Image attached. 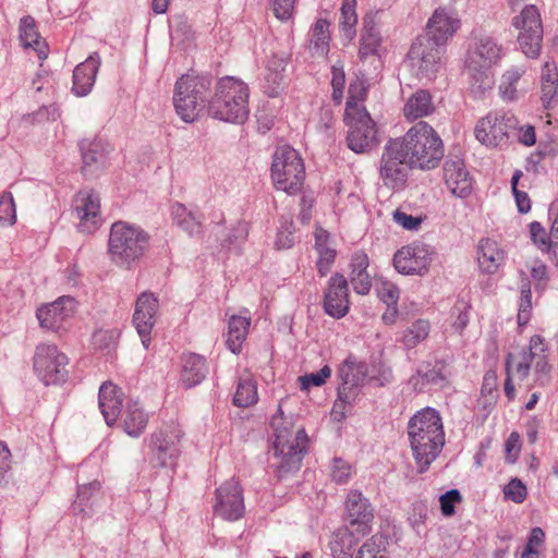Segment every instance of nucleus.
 Instances as JSON below:
<instances>
[{
	"instance_id": "0eeeda50",
	"label": "nucleus",
	"mask_w": 558,
	"mask_h": 558,
	"mask_svg": "<svg viewBox=\"0 0 558 558\" xmlns=\"http://www.w3.org/2000/svg\"><path fill=\"white\" fill-rule=\"evenodd\" d=\"M248 87L244 82L226 76L217 83L209 111L221 121L243 123L248 117Z\"/></svg>"
},
{
	"instance_id": "a211bd4d",
	"label": "nucleus",
	"mask_w": 558,
	"mask_h": 558,
	"mask_svg": "<svg viewBox=\"0 0 558 558\" xmlns=\"http://www.w3.org/2000/svg\"><path fill=\"white\" fill-rule=\"evenodd\" d=\"M158 306L157 298L150 292H143L135 303L133 324L145 349L148 348L150 342L149 335L156 323Z\"/></svg>"
},
{
	"instance_id": "680f3d73",
	"label": "nucleus",
	"mask_w": 558,
	"mask_h": 558,
	"mask_svg": "<svg viewBox=\"0 0 558 558\" xmlns=\"http://www.w3.org/2000/svg\"><path fill=\"white\" fill-rule=\"evenodd\" d=\"M506 449V461L508 463H514L521 450L520 435L517 432H512L505 445Z\"/></svg>"
},
{
	"instance_id": "f257e3e1",
	"label": "nucleus",
	"mask_w": 558,
	"mask_h": 558,
	"mask_svg": "<svg viewBox=\"0 0 558 558\" xmlns=\"http://www.w3.org/2000/svg\"><path fill=\"white\" fill-rule=\"evenodd\" d=\"M408 435L417 469L425 472L445 445V432L439 413L432 408L416 412L408 423Z\"/></svg>"
},
{
	"instance_id": "9b49d317",
	"label": "nucleus",
	"mask_w": 558,
	"mask_h": 558,
	"mask_svg": "<svg viewBox=\"0 0 558 558\" xmlns=\"http://www.w3.org/2000/svg\"><path fill=\"white\" fill-rule=\"evenodd\" d=\"M410 166L402 146L396 140H390L383 151L379 163V177L385 186L401 190L407 182Z\"/></svg>"
},
{
	"instance_id": "f3484780",
	"label": "nucleus",
	"mask_w": 558,
	"mask_h": 558,
	"mask_svg": "<svg viewBox=\"0 0 558 558\" xmlns=\"http://www.w3.org/2000/svg\"><path fill=\"white\" fill-rule=\"evenodd\" d=\"M73 209L78 219L77 230L90 234L101 225L100 199L94 192H78L73 201Z\"/></svg>"
},
{
	"instance_id": "338daca9",
	"label": "nucleus",
	"mask_w": 558,
	"mask_h": 558,
	"mask_svg": "<svg viewBox=\"0 0 558 558\" xmlns=\"http://www.w3.org/2000/svg\"><path fill=\"white\" fill-rule=\"evenodd\" d=\"M350 280L353 286L354 291L357 294L365 295L371 291L372 288V279L368 272H364L361 275H350Z\"/></svg>"
},
{
	"instance_id": "3c124183",
	"label": "nucleus",
	"mask_w": 558,
	"mask_h": 558,
	"mask_svg": "<svg viewBox=\"0 0 558 558\" xmlns=\"http://www.w3.org/2000/svg\"><path fill=\"white\" fill-rule=\"evenodd\" d=\"M16 220L15 206L11 193L0 196V226H12Z\"/></svg>"
},
{
	"instance_id": "393cba45",
	"label": "nucleus",
	"mask_w": 558,
	"mask_h": 558,
	"mask_svg": "<svg viewBox=\"0 0 558 558\" xmlns=\"http://www.w3.org/2000/svg\"><path fill=\"white\" fill-rule=\"evenodd\" d=\"M339 377L341 380L339 387V397L349 398L350 392L362 385L367 377L368 368L364 362L357 360L354 355H349L339 366Z\"/></svg>"
},
{
	"instance_id": "5fc2aeb1",
	"label": "nucleus",
	"mask_w": 558,
	"mask_h": 558,
	"mask_svg": "<svg viewBox=\"0 0 558 558\" xmlns=\"http://www.w3.org/2000/svg\"><path fill=\"white\" fill-rule=\"evenodd\" d=\"M331 375V368L325 365L317 373L305 374L299 377L302 390H307L311 386L319 387L325 384L326 379Z\"/></svg>"
},
{
	"instance_id": "79ce46f5",
	"label": "nucleus",
	"mask_w": 558,
	"mask_h": 558,
	"mask_svg": "<svg viewBox=\"0 0 558 558\" xmlns=\"http://www.w3.org/2000/svg\"><path fill=\"white\" fill-rule=\"evenodd\" d=\"M523 68H513L508 70L501 77L499 92L504 100L513 101L518 99L517 83L524 74Z\"/></svg>"
},
{
	"instance_id": "473e14b6",
	"label": "nucleus",
	"mask_w": 558,
	"mask_h": 558,
	"mask_svg": "<svg viewBox=\"0 0 558 558\" xmlns=\"http://www.w3.org/2000/svg\"><path fill=\"white\" fill-rule=\"evenodd\" d=\"M545 352L544 339L534 335L530 339V345L527 350H522L518 355V361L513 359L515 375L520 380H524L530 373L531 364L539 353Z\"/></svg>"
},
{
	"instance_id": "1a4fd4ad",
	"label": "nucleus",
	"mask_w": 558,
	"mask_h": 558,
	"mask_svg": "<svg viewBox=\"0 0 558 558\" xmlns=\"http://www.w3.org/2000/svg\"><path fill=\"white\" fill-rule=\"evenodd\" d=\"M271 178L275 186L288 194L301 191L305 178V168L299 153L290 146L278 147L271 165Z\"/></svg>"
},
{
	"instance_id": "39448f33",
	"label": "nucleus",
	"mask_w": 558,
	"mask_h": 558,
	"mask_svg": "<svg viewBox=\"0 0 558 558\" xmlns=\"http://www.w3.org/2000/svg\"><path fill=\"white\" fill-rule=\"evenodd\" d=\"M271 427L275 433V456L280 459L278 463L280 475L298 471L308 441L304 428L293 430L292 417H284L280 408L278 414L272 416Z\"/></svg>"
},
{
	"instance_id": "4468645a",
	"label": "nucleus",
	"mask_w": 558,
	"mask_h": 558,
	"mask_svg": "<svg viewBox=\"0 0 558 558\" xmlns=\"http://www.w3.org/2000/svg\"><path fill=\"white\" fill-rule=\"evenodd\" d=\"M434 251L430 245L414 242L403 246L393 256V265L402 275H423L433 260Z\"/></svg>"
},
{
	"instance_id": "774afa93",
	"label": "nucleus",
	"mask_w": 558,
	"mask_h": 558,
	"mask_svg": "<svg viewBox=\"0 0 558 558\" xmlns=\"http://www.w3.org/2000/svg\"><path fill=\"white\" fill-rule=\"evenodd\" d=\"M380 299L387 304V307L397 305L399 300V289L389 282H384L378 291Z\"/></svg>"
},
{
	"instance_id": "cd10ccee",
	"label": "nucleus",
	"mask_w": 558,
	"mask_h": 558,
	"mask_svg": "<svg viewBox=\"0 0 558 558\" xmlns=\"http://www.w3.org/2000/svg\"><path fill=\"white\" fill-rule=\"evenodd\" d=\"M99 65V56L93 53L74 69L72 90L75 95L86 96L92 90Z\"/></svg>"
},
{
	"instance_id": "f8f14e48",
	"label": "nucleus",
	"mask_w": 558,
	"mask_h": 558,
	"mask_svg": "<svg viewBox=\"0 0 558 558\" xmlns=\"http://www.w3.org/2000/svg\"><path fill=\"white\" fill-rule=\"evenodd\" d=\"M512 25L519 31L518 41L523 53L529 58L537 57L543 40V26L537 8L533 4L524 5L520 14L513 17Z\"/></svg>"
},
{
	"instance_id": "aec40b11",
	"label": "nucleus",
	"mask_w": 558,
	"mask_h": 558,
	"mask_svg": "<svg viewBox=\"0 0 558 558\" xmlns=\"http://www.w3.org/2000/svg\"><path fill=\"white\" fill-rule=\"evenodd\" d=\"M348 525L355 529L359 536H365L371 532L373 509L366 498L360 492H351L347 499Z\"/></svg>"
},
{
	"instance_id": "72a5a7b5",
	"label": "nucleus",
	"mask_w": 558,
	"mask_h": 558,
	"mask_svg": "<svg viewBox=\"0 0 558 558\" xmlns=\"http://www.w3.org/2000/svg\"><path fill=\"white\" fill-rule=\"evenodd\" d=\"M20 39L24 47L33 48L40 60L48 56V46L36 31L35 20L32 16H25L20 23Z\"/></svg>"
},
{
	"instance_id": "412c9836",
	"label": "nucleus",
	"mask_w": 558,
	"mask_h": 558,
	"mask_svg": "<svg viewBox=\"0 0 558 558\" xmlns=\"http://www.w3.org/2000/svg\"><path fill=\"white\" fill-rule=\"evenodd\" d=\"M460 27V20L453 12L446 9H437L427 23V38L436 46L445 45Z\"/></svg>"
},
{
	"instance_id": "13d9d810",
	"label": "nucleus",
	"mask_w": 558,
	"mask_h": 558,
	"mask_svg": "<svg viewBox=\"0 0 558 558\" xmlns=\"http://www.w3.org/2000/svg\"><path fill=\"white\" fill-rule=\"evenodd\" d=\"M445 366L437 363L430 368L422 369L423 379L427 385L444 386L446 383Z\"/></svg>"
},
{
	"instance_id": "a19ab883",
	"label": "nucleus",
	"mask_w": 558,
	"mask_h": 558,
	"mask_svg": "<svg viewBox=\"0 0 558 558\" xmlns=\"http://www.w3.org/2000/svg\"><path fill=\"white\" fill-rule=\"evenodd\" d=\"M258 400L256 383L251 378H241L233 397L234 405L247 408L255 404Z\"/></svg>"
},
{
	"instance_id": "bf43d9fd",
	"label": "nucleus",
	"mask_w": 558,
	"mask_h": 558,
	"mask_svg": "<svg viewBox=\"0 0 558 558\" xmlns=\"http://www.w3.org/2000/svg\"><path fill=\"white\" fill-rule=\"evenodd\" d=\"M351 475V466L340 458H336L331 464V477L337 483H345Z\"/></svg>"
},
{
	"instance_id": "a18cd8bd",
	"label": "nucleus",
	"mask_w": 558,
	"mask_h": 558,
	"mask_svg": "<svg viewBox=\"0 0 558 558\" xmlns=\"http://www.w3.org/2000/svg\"><path fill=\"white\" fill-rule=\"evenodd\" d=\"M428 332L429 323L425 319H417L404 330L402 342L408 348H414L427 337Z\"/></svg>"
},
{
	"instance_id": "69168bd1",
	"label": "nucleus",
	"mask_w": 558,
	"mask_h": 558,
	"mask_svg": "<svg viewBox=\"0 0 558 558\" xmlns=\"http://www.w3.org/2000/svg\"><path fill=\"white\" fill-rule=\"evenodd\" d=\"M295 0H272V10L277 19L287 21L292 16Z\"/></svg>"
},
{
	"instance_id": "423d86ee",
	"label": "nucleus",
	"mask_w": 558,
	"mask_h": 558,
	"mask_svg": "<svg viewBox=\"0 0 558 558\" xmlns=\"http://www.w3.org/2000/svg\"><path fill=\"white\" fill-rule=\"evenodd\" d=\"M149 235L142 228L124 221L111 226L108 241L110 260L123 269H132L145 255Z\"/></svg>"
},
{
	"instance_id": "de8ad7c7",
	"label": "nucleus",
	"mask_w": 558,
	"mask_h": 558,
	"mask_svg": "<svg viewBox=\"0 0 558 558\" xmlns=\"http://www.w3.org/2000/svg\"><path fill=\"white\" fill-rule=\"evenodd\" d=\"M505 499L515 504H522L527 496V489L524 483L518 477L511 478L502 489Z\"/></svg>"
},
{
	"instance_id": "c85d7f7f",
	"label": "nucleus",
	"mask_w": 558,
	"mask_h": 558,
	"mask_svg": "<svg viewBox=\"0 0 558 558\" xmlns=\"http://www.w3.org/2000/svg\"><path fill=\"white\" fill-rule=\"evenodd\" d=\"M251 326V317L245 310L244 314L230 315L228 320V333L226 344L228 349L238 354L242 350V344L245 341Z\"/></svg>"
},
{
	"instance_id": "f704fd0d",
	"label": "nucleus",
	"mask_w": 558,
	"mask_h": 558,
	"mask_svg": "<svg viewBox=\"0 0 558 558\" xmlns=\"http://www.w3.org/2000/svg\"><path fill=\"white\" fill-rule=\"evenodd\" d=\"M123 429L132 437L140 436L146 428L148 414L138 401H130L122 414Z\"/></svg>"
},
{
	"instance_id": "e2e57ef3",
	"label": "nucleus",
	"mask_w": 558,
	"mask_h": 558,
	"mask_svg": "<svg viewBox=\"0 0 558 558\" xmlns=\"http://www.w3.org/2000/svg\"><path fill=\"white\" fill-rule=\"evenodd\" d=\"M116 332L113 330H97L93 333L92 341L95 348L99 350L110 349L116 341Z\"/></svg>"
},
{
	"instance_id": "2f4dec72",
	"label": "nucleus",
	"mask_w": 558,
	"mask_h": 558,
	"mask_svg": "<svg viewBox=\"0 0 558 558\" xmlns=\"http://www.w3.org/2000/svg\"><path fill=\"white\" fill-rule=\"evenodd\" d=\"M362 536L350 525L339 527L333 532L329 546L335 558H351V550Z\"/></svg>"
},
{
	"instance_id": "58836bf2",
	"label": "nucleus",
	"mask_w": 558,
	"mask_h": 558,
	"mask_svg": "<svg viewBox=\"0 0 558 558\" xmlns=\"http://www.w3.org/2000/svg\"><path fill=\"white\" fill-rule=\"evenodd\" d=\"M329 22L326 19L316 21L312 28V38L308 50L314 58H324L329 51Z\"/></svg>"
},
{
	"instance_id": "49530a36",
	"label": "nucleus",
	"mask_w": 558,
	"mask_h": 558,
	"mask_svg": "<svg viewBox=\"0 0 558 558\" xmlns=\"http://www.w3.org/2000/svg\"><path fill=\"white\" fill-rule=\"evenodd\" d=\"M380 44L378 32L374 27L365 28L361 36V46L359 50L360 59H366L374 56Z\"/></svg>"
},
{
	"instance_id": "c03bdc74",
	"label": "nucleus",
	"mask_w": 558,
	"mask_h": 558,
	"mask_svg": "<svg viewBox=\"0 0 558 558\" xmlns=\"http://www.w3.org/2000/svg\"><path fill=\"white\" fill-rule=\"evenodd\" d=\"M520 303L518 311V324L524 326L529 323L532 314V292L531 282L527 278H523L520 283Z\"/></svg>"
},
{
	"instance_id": "864d4df0",
	"label": "nucleus",
	"mask_w": 558,
	"mask_h": 558,
	"mask_svg": "<svg viewBox=\"0 0 558 558\" xmlns=\"http://www.w3.org/2000/svg\"><path fill=\"white\" fill-rule=\"evenodd\" d=\"M383 547V537L380 535H374L363 544L356 558H385L380 554Z\"/></svg>"
},
{
	"instance_id": "7c9ffc66",
	"label": "nucleus",
	"mask_w": 558,
	"mask_h": 558,
	"mask_svg": "<svg viewBox=\"0 0 558 558\" xmlns=\"http://www.w3.org/2000/svg\"><path fill=\"white\" fill-rule=\"evenodd\" d=\"M106 155L99 142L82 144L83 174L88 179L96 178L105 167Z\"/></svg>"
},
{
	"instance_id": "dca6fc26",
	"label": "nucleus",
	"mask_w": 558,
	"mask_h": 558,
	"mask_svg": "<svg viewBox=\"0 0 558 558\" xmlns=\"http://www.w3.org/2000/svg\"><path fill=\"white\" fill-rule=\"evenodd\" d=\"M440 46L432 44L430 40L417 39L408 53L409 61L413 69L417 70V76L432 80L440 68Z\"/></svg>"
},
{
	"instance_id": "20e7f679",
	"label": "nucleus",
	"mask_w": 558,
	"mask_h": 558,
	"mask_svg": "<svg viewBox=\"0 0 558 558\" xmlns=\"http://www.w3.org/2000/svg\"><path fill=\"white\" fill-rule=\"evenodd\" d=\"M365 88L350 84L344 121L349 126L348 147L356 154L368 153L378 145L376 124L359 102L363 100Z\"/></svg>"
},
{
	"instance_id": "9d476101",
	"label": "nucleus",
	"mask_w": 558,
	"mask_h": 558,
	"mask_svg": "<svg viewBox=\"0 0 558 558\" xmlns=\"http://www.w3.org/2000/svg\"><path fill=\"white\" fill-rule=\"evenodd\" d=\"M517 126L518 120L511 113H489L477 122L474 133L483 145L502 148L515 134Z\"/></svg>"
},
{
	"instance_id": "0e129e2a",
	"label": "nucleus",
	"mask_w": 558,
	"mask_h": 558,
	"mask_svg": "<svg viewBox=\"0 0 558 558\" xmlns=\"http://www.w3.org/2000/svg\"><path fill=\"white\" fill-rule=\"evenodd\" d=\"M393 220L402 228L411 231L417 230L423 222L421 217L408 215L407 213L399 209L393 213Z\"/></svg>"
},
{
	"instance_id": "6e6552de",
	"label": "nucleus",
	"mask_w": 558,
	"mask_h": 558,
	"mask_svg": "<svg viewBox=\"0 0 558 558\" xmlns=\"http://www.w3.org/2000/svg\"><path fill=\"white\" fill-rule=\"evenodd\" d=\"M211 78L205 75H182L175 83L173 105L178 116L187 123L194 122L205 108Z\"/></svg>"
},
{
	"instance_id": "2eb2a0df",
	"label": "nucleus",
	"mask_w": 558,
	"mask_h": 558,
	"mask_svg": "<svg viewBox=\"0 0 558 558\" xmlns=\"http://www.w3.org/2000/svg\"><path fill=\"white\" fill-rule=\"evenodd\" d=\"M214 511L228 521H235L243 515V490L236 480L230 478L217 488Z\"/></svg>"
},
{
	"instance_id": "8fccbe9b",
	"label": "nucleus",
	"mask_w": 558,
	"mask_h": 558,
	"mask_svg": "<svg viewBox=\"0 0 558 558\" xmlns=\"http://www.w3.org/2000/svg\"><path fill=\"white\" fill-rule=\"evenodd\" d=\"M333 111L329 106H324L319 110V119L317 122V131L324 138H331L333 135Z\"/></svg>"
},
{
	"instance_id": "4c0bfd02",
	"label": "nucleus",
	"mask_w": 558,
	"mask_h": 558,
	"mask_svg": "<svg viewBox=\"0 0 558 558\" xmlns=\"http://www.w3.org/2000/svg\"><path fill=\"white\" fill-rule=\"evenodd\" d=\"M435 111L432 96L427 90L415 92L405 102L403 108L404 117L408 120H416L427 117Z\"/></svg>"
},
{
	"instance_id": "4be33fe9",
	"label": "nucleus",
	"mask_w": 558,
	"mask_h": 558,
	"mask_svg": "<svg viewBox=\"0 0 558 558\" xmlns=\"http://www.w3.org/2000/svg\"><path fill=\"white\" fill-rule=\"evenodd\" d=\"M179 432L159 430L151 436V463L154 466H170L179 454Z\"/></svg>"
},
{
	"instance_id": "603ef678",
	"label": "nucleus",
	"mask_w": 558,
	"mask_h": 558,
	"mask_svg": "<svg viewBox=\"0 0 558 558\" xmlns=\"http://www.w3.org/2000/svg\"><path fill=\"white\" fill-rule=\"evenodd\" d=\"M99 489L100 483L97 481L81 485L77 490V499L74 502V508L78 509L81 512H85L88 501Z\"/></svg>"
},
{
	"instance_id": "c756f323",
	"label": "nucleus",
	"mask_w": 558,
	"mask_h": 558,
	"mask_svg": "<svg viewBox=\"0 0 558 558\" xmlns=\"http://www.w3.org/2000/svg\"><path fill=\"white\" fill-rule=\"evenodd\" d=\"M171 216L173 225L189 236H197L203 232L201 215L189 209L185 205L181 203L173 204L171 207Z\"/></svg>"
},
{
	"instance_id": "c9c22d12",
	"label": "nucleus",
	"mask_w": 558,
	"mask_h": 558,
	"mask_svg": "<svg viewBox=\"0 0 558 558\" xmlns=\"http://www.w3.org/2000/svg\"><path fill=\"white\" fill-rule=\"evenodd\" d=\"M315 248L318 253L317 268L322 277H325L336 258V250L331 245L330 234L320 228L315 232Z\"/></svg>"
},
{
	"instance_id": "ddd939ff",
	"label": "nucleus",
	"mask_w": 558,
	"mask_h": 558,
	"mask_svg": "<svg viewBox=\"0 0 558 558\" xmlns=\"http://www.w3.org/2000/svg\"><path fill=\"white\" fill-rule=\"evenodd\" d=\"M68 357L52 343H41L34 355V371L46 384H61L68 376Z\"/></svg>"
},
{
	"instance_id": "5701e85b",
	"label": "nucleus",
	"mask_w": 558,
	"mask_h": 558,
	"mask_svg": "<svg viewBox=\"0 0 558 558\" xmlns=\"http://www.w3.org/2000/svg\"><path fill=\"white\" fill-rule=\"evenodd\" d=\"M444 180L453 195L464 198L471 194L472 179L460 158H448L445 161Z\"/></svg>"
},
{
	"instance_id": "37998d69",
	"label": "nucleus",
	"mask_w": 558,
	"mask_h": 558,
	"mask_svg": "<svg viewBox=\"0 0 558 558\" xmlns=\"http://www.w3.org/2000/svg\"><path fill=\"white\" fill-rule=\"evenodd\" d=\"M355 7L356 0H343L340 9V28L349 39H352L355 35V25L357 23Z\"/></svg>"
},
{
	"instance_id": "e433bc0d",
	"label": "nucleus",
	"mask_w": 558,
	"mask_h": 558,
	"mask_svg": "<svg viewBox=\"0 0 558 558\" xmlns=\"http://www.w3.org/2000/svg\"><path fill=\"white\" fill-rule=\"evenodd\" d=\"M206 374L207 366L203 356L190 353L183 357L182 383L186 388L202 383Z\"/></svg>"
},
{
	"instance_id": "6e6d98bb",
	"label": "nucleus",
	"mask_w": 558,
	"mask_h": 558,
	"mask_svg": "<svg viewBox=\"0 0 558 558\" xmlns=\"http://www.w3.org/2000/svg\"><path fill=\"white\" fill-rule=\"evenodd\" d=\"M530 234L533 243L542 252H548L550 250L551 242L549 241L546 230L538 221L530 223Z\"/></svg>"
},
{
	"instance_id": "7ed1b4c3",
	"label": "nucleus",
	"mask_w": 558,
	"mask_h": 558,
	"mask_svg": "<svg viewBox=\"0 0 558 558\" xmlns=\"http://www.w3.org/2000/svg\"><path fill=\"white\" fill-rule=\"evenodd\" d=\"M395 140L402 146L410 166L414 168L434 169L445 154L442 140L425 121L415 123L401 138Z\"/></svg>"
},
{
	"instance_id": "4d7b16f0",
	"label": "nucleus",
	"mask_w": 558,
	"mask_h": 558,
	"mask_svg": "<svg viewBox=\"0 0 558 558\" xmlns=\"http://www.w3.org/2000/svg\"><path fill=\"white\" fill-rule=\"evenodd\" d=\"M462 500V496L458 489H450L440 496V510L445 517H450L454 513V505Z\"/></svg>"
},
{
	"instance_id": "b1692460",
	"label": "nucleus",
	"mask_w": 558,
	"mask_h": 558,
	"mask_svg": "<svg viewBox=\"0 0 558 558\" xmlns=\"http://www.w3.org/2000/svg\"><path fill=\"white\" fill-rule=\"evenodd\" d=\"M324 308L335 318H341L348 313V282L342 275L336 274L330 278L325 292Z\"/></svg>"
},
{
	"instance_id": "052dcab7",
	"label": "nucleus",
	"mask_w": 558,
	"mask_h": 558,
	"mask_svg": "<svg viewBox=\"0 0 558 558\" xmlns=\"http://www.w3.org/2000/svg\"><path fill=\"white\" fill-rule=\"evenodd\" d=\"M267 82V94L270 97H277L280 92L283 89L284 84V74L281 71L277 72H267L266 75Z\"/></svg>"
},
{
	"instance_id": "bb28decb",
	"label": "nucleus",
	"mask_w": 558,
	"mask_h": 558,
	"mask_svg": "<svg viewBox=\"0 0 558 558\" xmlns=\"http://www.w3.org/2000/svg\"><path fill=\"white\" fill-rule=\"evenodd\" d=\"M477 260L483 272L493 275L504 265L506 252L497 241L482 239L477 245Z\"/></svg>"
},
{
	"instance_id": "f03ea898",
	"label": "nucleus",
	"mask_w": 558,
	"mask_h": 558,
	"mask_svg": "<svg viewBox=\"0 0 558 558\" xmlns=\"http://www.w3.org/2000/svg\"><path fill=\"white\" fill-rule=\"evenodd\" d=\"M502 47L490 35L474 33L470 39L465 69L471 78L472 93L481 97L493 88L492 68L501 59Z\"/></svg>"
},
{
	"instance_id": "6ab92c4d",
	"label": "nucleus",
	"mask_w": 558,
	"mask_h": 558,
	"mask_svg": "<svg viewBox=\"0 0 558 558\" xmlns=\"http://www.w3.org/2000/svg\"><path fill=\"white\" fill-rule=\"evenodd\" d=\"M75 311L73 298L64 295L57 301L41 306L37 311V318L43 328L59 330L72 317Z\"/></svg>"
},
{
	"instance_id": "09e8293b",
	"label": "nucleus",
	"mask_w": 558,
	"mask_h": 558,
	"mask_svg": "<svg viewBox=\"0 0 558 558\" xmlns=\"http://www.w3.org/2000/svg\"><path fill=\"white\" fill-rule=\"evenodd\" d=\"M293 222L290 218L281 221L277 232L275 245L278 250L290 248L294 244Z\"/></svg>"
},
{
	"instance_id": "ea45409f",
	"label": "nucleus",
	"mask_w": 558,
	"mask_h": 558,
	"mask_svg": "<svg viewBox=\"0 0 558 558\" xmlns=\"http://www.w3.org/2000/svg\"><path fill=\"white\" fill-rule=\"evenodd\" d=\"M558 73L554 63L545 62L542 73V102L545 108H549L557 97Z\"/></svg>"
},
{
	"instance_id": "a878e982",
	"label": "nucleus",
	"mask_w": 558,
	"mask_h": 558,
	"mask_svg": "<svg viewBox=\"0 0 558 558\" xmlns=\"http://www.w3.org/2000/svg\"><path fill=\"white\" fill-rule=\"evenodd\" d=\"M122 390L110 381L104 383L99 388L98 403L101 414L108 426L113 425L122 413Z\"/></svg>"
}]
</instances>
